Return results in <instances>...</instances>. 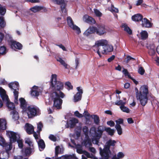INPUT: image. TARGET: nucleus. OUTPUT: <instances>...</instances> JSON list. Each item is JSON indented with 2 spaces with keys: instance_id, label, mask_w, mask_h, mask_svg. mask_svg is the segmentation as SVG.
<instances>
[{
  "instance_id": "6ab92c4d",
  "label": "nucleus",
  "mask_w": 159,
  "mask_h": 159,
  "mask_svg": "<svg viewBox=\"0 0 159 159\" xmlns=\"http://www.w3.org/2000/svg\"><path fill=\"white\" fill-rule=\"evenodd\" d=\"M104 131L105 130L104 127L100 125L98 127L97 131H95V135L97 137L101 138Z\"/></svg>"
},
{
  "instance_id": "72a5a7b5",
  "label": "nucleus",
  "mask_w": 159,
  "mask_h": 159,
  "mask_svg": "<svg viewBox=\"0 0 159 159\" xmlns=\"http://www.w3.org/2000/svg\"><path fill=\"white\" fill-rule=\"evenodd\" d=\"M57 61H59L60 63L63 65L66 69L68 68V64H66L65 62L62 59L61 57H58L57 58Z\"/></svg>"
},
{
  "instance_id": "ea45409f",
  "label": "nucleus",
  "mask_w": 159,
  "mask_h": 159,
  "mask_svg": "<svg viewBox=\"0 0 159 159\" xmlns=\"http://www.w3.org/2000/svg\"><path fill=\"white\" fill-rule=\"evenodd\" d=\"M7 53V48L4 46H1L0 48V54L3 55Z\"/></svg>"
},
{
  "instance_id": "6e6d98bb",
  "label": "nucleus",
  "mask_w": 159,
  "mask_h": 159,
  "mask_svg": "<svg viewBox=\"0 0 159 159\" xmlns=\"http://www.w3.org/2000/svg\"><path fill=\"white\" fill-rule=\"evenodd\" d=\"M65 84L68 87L67 88L68 90H69L73 89V87L70 82L69 81L66 82Z\"/></svg>"
},
{
  "instance_id": "0eeeda50",
  "label": "nucleus",
  "mask_w": 159,
  "mask_h": 159,
  "mask_svg": "<svg viewBox=\"0 0 159 159\" xmlns=\"http://www.w3.org/2000/svg\"><path fill=\"white\" fill-rule=\"evenodd\" d=\"M39 111V109L38 108L29 106L27 107L26 111H24L26 112L29 118H32L37 116Z\"/></svg>"
},
{
  "instance_id": "ddd939ff",
  "label": "nucleus",
  "mask_w": 159,
  "mask_h": 159,
  "mask_svg": "<svg viewBox=\"0 0 159 159\" xmlns=\"http://www.w3.org/2000/svg\"><path fill=\"white\" fill-rule=\"evenodd\" d=\"M83 20L86 22L90 24H95L96 22L94 19L87 15H84L83 17Z\"/></svg>"
},
{
  "instance_id": "aec40b11",
  "label": "nucleus",
  "mask_w": 159,
  "mask_h": 159,
  "mask_svg": "<svg viewBox=\"0 0 159 159\" xmlns=\"http://www.w3.org/2000/svg\"><path fill=\"white\" fill-rule=\"evenodd\" d=\"M12 143L11 142L6 143L2 145V147L5 149L7 153H9V151L11 150L12 148Z\"/></svg>"
},
{
  "instance_id": "20e7f679",
  "label": "nucleus",
  "mask_w": 159,
  "mask_h": 159,
  "mask_svg": "<svg viewBox=\"0 0 159 159\" xmlns=\"http://www.w3.org/2000/svg\"><path fill=\"white\" fill-rule=\"evenodd\" d=\"M116 143V141L115 140L110 139L107 142V145L105 146L103 149L101 147L99 148L100 154L104 159L109 158L110 154L111 153L110 150V147L111 146L114 147Z\"/></svg>"
},
{
  "instance_id": "dca6fc26",
  "label": "nucleus",
  "mask_w": 159,
  "mask_h": 159,
  "mask_svg": "<svg viewBox=\"0 0 159 159\" xmlns=\"http://www.w3.org/2000/svg\"><path fill=\"white\" fill-rule=\"evenodd\" d=\"M78 120L75 118H72L67 122V125L70 128H73L76 125V124L78 123Z\"/></svg>"
},
{
  "instance_id": "a211bd4d",
  "label": "nucleus",
  "mask_w": 159,
  "mask_h": 159,
  "mask_svg": "<svg viewBox=\"0 0 159 159\" xmlns=\"http://www.w3.org/2000/svg\"><path fill=\"white\" fill-rule=\"evenodd\" d=\"M0 95L3 101H10L8 96L6 94L5 90L2 87H0Z\"/></svg>"
},
{
  "instance_id": "052dcab7",
  "label": "nucleus",
  "mask_w": 159,
  "mask_h": 159,
  "mask_svg": "<svg viewBox=\"0 0 159 159\" xmlns=\"http://www.w3.org/2000/svg\"><path fill=\"white\" fill-rule=\"evenodd\" d=\"M83 130L85 135H87L88 134L89 129L88 127L85 126L83 127Z\"/></svg>"
},
{
  "instance_id": "bb28decb",
  "label": "nucleus",
  "mask_w": 159,
  "mask_h": 159,
  "mask_svg": "<svg viewBox=\"0 0 159 159\" xmlns=\"http://www.w3.org/2000/svg\"><path fill=\"white\" fill-rule=\"evenodd\" d=\"M7 121L5 119H0V129L5 130L7 128Z\"/></svg>"
},
{
  "instance_id": "f704fd0d",
  "label": "nucleus",
  "mask_w": 159,
  "mask_h": 159,
  "mask_svg": "<svg viewBox=\"0 0 159 159\" xmlns=\"http://www.w3.org/2000/svg\"><path fill=\"white\" fill-rule=\"evenodd\" d=\"M41 6H35L30 8V10L36 13L40 11Z\"/></svg>"
},
{
  "instance_id": "37998d69",
  "label": "nucleus",
  "mask_w": 159,
  "mask_h": 159,
  "mask_svg": "<svg viewBox=\"0 0 159 159\" xmlns=\"http://www.w3.org/2000/svg\"><path fill=\"white\" fill-rule=\"evenodd\" d=\"M120 109L123 112L127 113L129 112V108L125 106V105H123L120 106Z\"/></svg>"
},
{
  "instance_id": "69168bd1",
  "label": "nucleus",
  "mask_w": 159,
  "mask_h": 159,
  "mask_svg": "<svg viewBox=\"0 0 159 159\" xmlns=\"http://www.w3.org/2000/svg\"><path fill=\"white\" fill-rule=\"evenodd\" d=\"M124 156V154L121 152H119L117 155L118 158H119V159L123 157Z\"/></svg>"
},
{
  "instance_id": "3c124183",
  "label": "nucleus",
  "mask_w": 159,
  "mask_h": 159,
  "mask_svg": "<svg viewBox=\"0 0 159 159\" xmlns=\"http://www.w3.org/2000/svg\"><path fill=\"white\" fill-rule=\"evenodd\" d=\"M145 72V70L143 67L140 66L139 67L138 69V73L139 74L143 75L144 74Z\"/></svg>"
},
{
  "instance_id": "412c9836",
  "label": "nucleus",
  "mask_w": 159,
  "mask_h": 159,
  "mask_svg": "<svg viewBox=\"0 0 159 159\" xmlns=\"http://www.w3.org/2000/svg\"><path fill=\"white\" fill-rule=\"evenodd\" d=\"M25 125V130L27 134H32L34 132V128L33 126L31 125L28 123L26 124Z\"/></svg>"
},
{
  "instance_id": "423d86ee",
  "label": "nucleus",
  "mask_w": 159,
  "mask_h": 159,
  "mask_svg": "<svg viewBox=\"0 0 159 159\" xmlns=\"http://www.w3.org/2000/svg\"><path fill=\"white\" fill-rule=\"evenodd\" d=\"M61 95V93H58L56 92H52L51 94V97L53 102V106L58 109H61L62 103V100L61 98H63L65 96L64 94L63 97Z\"/></svg>"
},
{
  "instance_id": "f257e3e1",
  "label": "nucleus",
  "mask_w": 159,
  "mask_h": 159,
  "mask_svg": "<svg viewBox=\"0 0 159 159\" xmlns=\"http://www.w3.org/2000/svg\"><path fill=\"white\" fill-rule=\"evenodd\" d=\"M137 99L139 100L141 105L144 106L148 102L147 95L148 93V87L147 85L142 86L140 89L139 92L137 88L135 89Z\"/></svg>"
},
{
  "instance_id": "c85d7f7f",
  "label": "nucleus",
  "mask_w": 159,
  "mask_h": 159,
  "mask_svg": "<svg viewBox=\"0 0 159 159\" xmlns=\"http://www.w3.org/2000/svg\"><path fill=\"white\" fill-rule=\"evenodd\" d=\"M23 151L25 156L29 157L30 155L32 152V148L30 147H27L25 148Z\"/></svg>"
},
{
  "instance_id": "6e6552de",
  "label": "nucleus",
  "mask_w": 159,
  "mask_h": 159,
  "mask_svg": "<svg viewBox=\"0 0 159 159\" xmlns=\"http://www.w3.org/2000/svg\"><path fill=\"white\" fill-rule=\"evenodd\" d=\"M67 24L70 28L73 30H76L77 34H79L81 33L80 29L77 26L74 24V22L71 18L70 16H68L67 18Z\"/></svg>"
},
{
  "instance_id": "cd10ccee",
  "label": "nucleus",
  "mask_w": 159,
  "mask_h": 159,
  "mask_svg": "<svg viewBox=\"0 0 159 159\" xmlns=\"http://www.w3.org/2000/svg\"><path fill=\"white\" fill-rule=\"evenodd\" d=\"M107 44V43L104 45V49L105 51V54H106L108 52H112L113 50V47L112 45Z\"/></svg>"
},
{
  "instance_id": "680f3d73",
  "label": "nucleus",
  "mask_w": 159,
  "mask_h": 159,
  "mask_svg": "<svg viewBox=\"0 0 159 159\" xmlns=\"http://www.w3.org/2000/svg\"><path fill=\"white\" fill-rule=\"evenodd\" d=\"M6 143L4 138L2 136H0V145L2 146Z\"/></svg>"
},
{
  "instance_id": "5701e85b",
  "label": "nucleus",
  "mask_w": 159,
  "mask_h": 159,
  "mask_svg": "<svg viewBox=\"0 0 159 159\" xmlns=\"http://www.w3.org/2000/svg\"><path fill=\"white\" fill-rule=\"evenodd\" d=\"M131 18L133 21L139 22L142 20L143 19V16L140 14H137L133 16Z\"/></svg>"
},
{
  "instance_id": "c03bdc74",
  "label": "nucleus",
  "mask_w": 159,
  "mask_h": 159,
  "mask_svg": "<svg viewBox=\"0 0 159 159\" xmlns=\"http://www.w3.org/2000/svg\"><path fill=\"white\" fill-rule=\"evenodd\" d=\"M94 122L97 125H99L100 123V119L99 116L97 115H94Z\"/></svg>"
},
{
  "instance_id": "9b49d317",
  "label": "nucleus",
  "mask_w": 159,
  "mask_h": 159,
  "mask_svg": "<svg viewBox=\"0 0 159 159\" xmlns=\"http://www.w3.org/2000/svg\"><path fill=\"white\" fill-rule=\"evenodd\" d=\"M97 27L93 26H90L89 28L84 32V35L88 36L90 34L96 33Z\"/></svg>"
},
{
  "instance_id": "7ed1b4c3",
  "label": "nucleus",
  "mask_w": 159,
  "mask_h": 159,
  "mask_svg": "<svg viewBox=\"0 0 159 159\" xmlns=\"http://www.w3.org/2000/svg\"><path fill=\"white\" fill-rule=\"evenodd\" d=\"M57 75L55 74L51 75L50 82V88L52 92H56L58 93H61L63 97L64 93L61 91L64 88V84L60 81L57 80Z\"/></svg>"
},
{
  "instance_id": "4be33fe9",
  "label": "nucleus",
  "mask_w": 159,
  "mask_h": 159,
  "mask_svg": "<svg viewBox=\"0 0 159 159\" xmlns=\"http://www.w3.org/2000/svg\"><path fill=\"white\" fill-rule=\"evenodd\" d=\"M31 95L32 96L37 97L39 95L38 86H34L32 88L31 90Z\"/></svg>"
},
{
  "instance_id": "7c9ffc66",
  "label": "nucleus",
  "mask_w": 159,
  "mask_h": 159,
  "mask_svg": "<svg viewBox=\"0 0 159 159\" xmlns=\"http://www.w3.org/2000/svg\"><path fill=\"white\" fill-rule=\"evenodd\" d=\"M104 130L106 131L109 135L111 136L114 135L115 132L113 129H111L110 127H104Z\"/></svg>"
},
{
  "instance_id": "2f4dec72",
  "label": "nucleus",
  "mask_w": 159,
  "mask_h": 159,
  "mask_svg": "<svg viewBox=\"0 0 159 159\" xmlns=\"http://www.w3.org/2000/svg\"><path fill=\"white\" fill-rule=\"evenodd\" d=\"M140 35L142 39L145 40L148 38V34L146 31L143 30L141 31Z\"/></svg>"
},
{
  "instance_id": "4c0bfd02",
  "label": "nucleus",
  "mask_w": 159,
  "mask_h": 159,
  "mask_svg": "<svg viewBox=\"0 0 159 159\" xmlns=\"http://www.w3.org/2000/svg\"><path fill=\"white\" fill-rule=\"evenodd\" d=\"M82 96V95L79 93H76L74 96V102H76L81 100Z\"/></svg>"
},
{
  "instance_id": "49530a36",
  "label": "nucleus",
  "mask_w": 159,
  "mask_h": 159,
  "mask_svg": "<svg viewBox=\"0 0 159 159\" xmlns=\"http://www.w3.org/2000/svg\"><path fill=\"white\" fill-rule=\"evenodd\" d=\"M61 151V148L59 146H57L55 149V156L57 157Z\"/></svg>"
},
{
  "instance_id": "2eb2a0df",
  "label": "nucleus",
  "mask_w": 159,
  "mask_h": 159,
  "mask_svg": "<svg viewBox=\"0 0 159 159\" xmlns=\"http://www.w3.org/2000/svg\"><path fill=\"white\" fill-rule=\"evenodd\" d=\"M11 47L12 48L20 50L22 48V45L19 42L12 40L11 41Z\"/></svg>"
},
{
  "instance_id": "79ce46f5",
  "label": "nucleus",
  "mask_w": 159,
  "mask_h": 159,
  "mask_svg": "<svg viewBox=\"0 0 159 159\" xmlns=\"http://www.w3.org/2000/svg\"><path fill=\"white\" fill-rule=\"evenodd\" d=\"M100 138L97 137L96 135H94L92 139L93 143L94 144H98L99 143V139Z\"/></svg>"
},
{
  "instance_id": "a19ab883",
  "label": "nucleus",
  "mask_w": 159,
  "mask_h": 159,
  "mask_svg": "<svg viewBox=\"0 0 159 159\" xmlns=\"http://www.w3.org/2000/svg\"><path fill=\"white\" fill-rule=\"evenodd\" d=\"M84 150H83L82 148V147L80 144H78L76 148V151L80 154H83Z\"/></svg>"
},
{
  "instance_id": "0e129e2a",
  "label": "nucleus",
  "mask_w": 159,
  "mask_h": 159,
  "mask_svg": "<svg viewBox=\"0 0 159 159\" xmlns=\"http://www.w3.org/2000/svg\"><path fill=\"white\" fill-rule=\"evenodd\" d=\"M25 143L28 144L29 146H32L33 147V144H32V142L29 139H27L25 140Z\"/></svg>"
},
{
  "instance_id": "1a4fd4ad",
  "label": "nucleus",
  "mask_w": 159,
  "mask_h": 159,
  "mask_svg": "<svg viewBox=\"0 0 159 159\" xmlns=\"http://www.w3.org/2000/svg\"><path fill=\"white\" fill-rule=\"evenodd\" d=\"M56 4L61 5V10L62 13H66V4L64 0H52Z\"/></svg>"
},
{
  "instance_id": "13d9d810",
  "label": "nucleus",
  "mask_w": 159,
  "mask_h": 159,
  "mask_svg": "<svg viewBox=\"0 0 159 159\" xmlns=\"http://www.w3.org/2000/svg\"><path fill=\"white\" fill-rule=\"evenodd\" d=\"M49 138L50 140L53 142L56 141L57 140L56 137L54 135L52 134L50 135L49 136Z\"/></svg>"
},
{
  "instance_id": "39448f33",
  "label": "nucleus",
  "mask_w": 159,
  "mask_h": 159,
  "mask_svg": "<svg viewBox=\"0 0 159 159\" xmlns=\"http://www.w3.org/2000/svg\"><path fill=\"white\" fill-rule=\"evenodd\" d=\"M107 43V42L106 40H102L96 42L95 45L93 46L94 51H96L100 57H101L102 56L101 53L102 54L105 53L104 45Z\"/></svg>"
},
{
  "instance_id": "a878e982",
  "label": "nucleus",
  "mask_w": 159,
  "mask_h": 159,
  "mask_svg": "<svg viewBox=\"0 0 159 159\" xmlns=\"http://www.w3.org/2000/svg\"><path fill=\"white\" fill-rule=\"evenodd\" d=\"M6 106L7 107L9 111L15 110V106L14 104L10 102V101H8L7 102Z\"/></svg>"
},
{
  "instance_id": "f3484780",
  "label": "nucleus",
  "mask_w": 159,
  "mask_h": 159,
  "mask_svg": "<svg viewBox=\"0 0 159 159\" xmlns=\"http://www.w3.org/2000/svg\"><path fill=\"white\" fill-rule=\"evenodd\" d=\"M20 108L24 111L27 108V103L25 99L23 98H20L19 99Z\"/></svg>"
},
{
  "instance_id": "5fc2aeb1",
  "label": "nucleus",
  "mask_w": 159,
  "mask_h": 159,
  "mask_svg": "<svg viewBox=\"0 0 159 159\" xmlns=\"http://www.w3.org/2000/svg\"><path fill=\"white\" fill-rule=\"evenodd\" d=\"M18 143V147L20 148H22L23 146V142L22 140L17 139L16 141Z\"/></svg>"
},
{
  "instance_id": "4d7b16f0",
  "label": "nucleus",
  "mask_w": 159,
  "mask_h": 159,
  "mask_svg": "<svg viewBox=\"0 0 159 159\" xmlns=\"http://www.w3.org/2000/svg\"><path fill=\"white\" fill-rule=\"evenodd\" d=\"M116 125H120V124H122L124 123V120L122 118L119 119L118 120L116 121Z\"/></svg>"
},
{
  "instance_id": "9d476101",
  "label": "nucleus",
  "mask_w": 159,
  "mask_h": 159,
  "mask_svg": "<svg viewBox=\"0 0 159 159\" xmlns=\"http://www.w3.org/2000/svg\"><path fill=\"white\" fill-rule=\"evenodd\" d=\"M107 33L105 26L103 25H99L97 27L96 34L99 36H102Z\"/></svg>"
},
{
  "instance_id": "a18cd8bd",
  "label": "nucleus",
  "mask_w": 159,
  "mask_h": 159,
  "mask_svg": "<svg viewBox=\"0 0 159 159\" xmlns=\"http://www.w3.org/2000/svg\"><path fill=\"white\" fill-rule=\"evenodd\" d=\"M6 25V23L4 21V18L0 17V26L1 27H4Z\"/></svg>"
},
{
  "instance_id": "f03ea898",
  "label": "nucleus",
  "mask_w": 159,
  "mask_h": 159,
  "mask_svg": "<svg viewBox=\"0 0 159 159\" xmlns=\"http://www.w3.org/2000/svg\"><path fill=\"white\" fill-rule=\"evenodd\" d=\"M137 99L139 100L141 105L144 106L148 102L147 95L148 93V87L147 85L142 86L140 89L139 92L137 88L135 89Z\"/></svg>"
},
{
  "instance_id": "bf43d9fd",
  "label": "nucleus",
  "mask_w": 159,
  "mask_h": 159,
  "mask_svg": "<svg viewBox=\"0 0 159 159\" xmlns=\"http://www.w3.org/2000/svg\"><path fill=\"white\" fill-rule=\"evenodd\" d=\"M74 115L75 116L79 118H82L83 117V116L82 114H80L79 112L77 111H76L74 113Z\"/></svg>"
},
{
  "instance_id": "8fccbe9b",
  "label": "nucleus",
  "mask_w": 159,
  "mask_h": 159,
  "mask_svg": "<svg viewBox=\"0 0 159 159\" xmlns=\"http://www.w3.org/2000/svg\"><path fill=\"white\" fill-rule=\"evenodd\" d=\"M83 154L88 158H93V157L92 154L91 155L89 153L85 150H84Z\"/></svg>"
},
{
  "instance_id": "4468645a",
  "label": "nucleus",
  "mask_w": 159,
  "mask_h": 159,
  "mask_svg": "<svg viewBox=\"0 0 159 159\" xmlns=\"http://www.w3.org/2000/svg\"><path fill=\"white\" fill-rule=\"evenodd\" d=\"M141 25L143 27L149 28L152 27V24L147 18H144L143 19Z\"/></svg>"
},
{
  "instance_id": "774afa93",
  "label": "nucleus",
  "mask_w": 159,
  "mask_h": 159,
  "mask_svg": "<svg viewBox=\"0 0 159 159\" xmlns=\"http://www.w3.org/2000/svg\"><path fill=\"white\" fill-rule=\"evenodd\" d=\"M115 57V56L114 55H112L111 57L107 59V61L108 62H110L113 60H114Z\"/></svg>"
},
{
  "instance_id": "e433bc0d",
  "label": "nucleus",
  "mask_w": 159,
  "mask_h": 159,
  "mask_svg": "<svg viewBox=\"0 0 159 159\" xmlns=\"http://www.w3.org/2000/svg\"><path fill=\"white\" fill-rule=\"evenodd\" d=\"M13 93L15 97L14 102L16 104H18V97L19 92L18 90H14Z\"/></svg>"
},
{
  "instance_id": "f8f14e48",
  "label": "nucleus",
  "mask_w": 159,
  "mask_h": 159,
  "mask_svg": "<svg viewBox=\"0 0 159 159\" xmlns=\"http://www.w3.org/2000/svg\"><path fill=\"white\" fill-rule=\"evenodd\" d=\"M7 134L10 139V142L12 143L16 142L17 139L16 134L15 132L11 131H8Z\"/></svg>"
},
{
  "instance_id": "338daca9",
  "label": "nucleus",
  "mask_w": 159,
  "mask_h": 159,
  "mask_svg": "<svg viewBox=\"0 0 159 159\" xmlns=\"http://www.w3.org/2000/svg\"><path fill=\"white\" fill-rule=\"evenodd\" d=\"M126 58H127V60H126L127 63H128L129 62V61L131 60H135V58L131 57V56H127L126 57Z\"/></svg>"
},
{
  "instance_id": "09e8293b",
  "label": "nucleus",
  "mask_w": 159,
  "mask_h": 159,
  "mask_svg": "<svg viewBox=\"0 0 159 159\" xmlns=\"http://www.w3.org/2000/svg\"><path fill=\"white\" fill-rule=\"evenodd\" d=\"M43 127V125L42 123L40 122L39 123L37 126V129L38 130L37 132L38 133L40 132L41 131H42V128Z\"/></svg>"
},
{
  "instance_id": "603ef678",
  "label": "nucleus",
  "mask_w": 159,
  "mask_h": 159,
  "mask_svg": "<svg viewBox=\"0 0 159 159\" xmlns=\"http://www.w3.org/2000/svg\"><path fill=\"white\" fill-rule=\"evenodd\" d=\"M94 12L96 16L98 17H101L102 16V13L98 9H94Z\"/></svg>"
},
{
  "instance_id": "c9c22d12",
  "label": "nucleus",
  "mask_w": 159,
  "mask_h": 159,
  "mask_svg": "<svg viewBox=\"0 0 159 159\" xmlns=\"http://www.w3.org/2000/svg\"><path fill=\"white\" fill-rule=\"evenodd\" d=\"M122 27L124 28V30L127 32L128 34H132V31L127 25L124 24L123 25Z\"/></svg>"
},
{
  "instance_id": "864d4df0",
  "label": "nucleus",
  "mask_w": 159,
  "mask_h": 159,
  "mask_svg": "<svg viewBox=\"0 0 159 159\" xmlns=\"http://www.w3.org/2000/svg\"><path fill=\"white\" fill-rule=\"evenodd\" d=\"M115 104L118 106H121L123 105H125V102H123L122 100H120L119 101H117L115 103Z\"/></svg>"
},
{
  "instance_id": "de8ad7c7",
  "label": "nucleus",
  "mask_w": 159,
  "mask_h": 159,
  "mask_svg": "<svg viewBox=\"0 0 159 159\" xmlns=\"http://www.w3.org/2000/svg\"><path fill=\"white\" fill-rule=\"evenodd\" d=\"M6 9L2 7L0 4V14L1 15H4L6 12Z\"/></svg>"
},
{
  "instance_id": "e2e57ef3",
  "label": "nucleus",
  "mask_w": 159,
  "mask_h": 159,
  "mask_svg": "<svg viewBox=\"0 0 159 159\" xmlns=\"http://www.w3.org/2000/svg\"><path fill=\"white\" fill-rule=\"evenodd\" d=\"M107 124L111 127H113L115 125V124L114 121L112 120H109L107 122Z\"/></svg>"
},
{
  "instance_id": "473e14b6",
  "label": "nucleus",
  "mask_w": 159,
  "mask_h": 159,
  "mask_svg": "<svg viewBox=\"0 0 159 159\" xmlns=\"http://www.w3.org/2000/svg\"><path fill=\"white\" fill-rule=\"evenodd\" d=\"M62 159H78L75 154L66 155L62 157Z\"/></svg>"
},
{
  "instance_id": "b1692460",
  "label": "nucleus",
  "mask_w": 159,
  "mask_h": 159,
  "mask_svg": "<svg viewBox=\"0 0 159 159\" xmlns=\"http://www.w3.org/2000/svg\"><path fill=\"white\" fill-rule=\"evenodd\" d=\"M9 87L14 90H19V84L17 82L10 83L8 84Z\"/></svg>"
},
{
  "instance_id": "393cba45",
  "label": "nucleus",
  "mask_w": 159,
  "mask_h": 159,
  "mask_svg": "<svg viewBox=\"0 0 159 159\" xmlns=\"http://www.w3.org/2000/svg\"><path fill=\"white\" fill-rule=\"evenodd\" d=\"M39 151H42L45 148V144L44 141L42 139H40L38 142Z\"/></svg>"
},
{
  "instance_id": "c756f323",
  "label": "nucleus",
  "mask_w": 159,
  "mask_h": 159,
  "mask_svg": "<svg viewBox=\"0 0 159 159\" xmlns=\"http://www.w3.org/2000/svg\"><path fill=\"white\" fill-rule=\"evenodd\" d=\"M11 114H13L12 118L14 120H17L19 119V116L18 113L15 110H13L11 111Z\"/></svg>"
},
{
  "instance_id": "58836bf2",
  "label": "nucleus",
  "mask_w": 159,
  "mask_h": 159,
  "mask_svg": "<svg viewBox=\"0 0 159 159\" xmlns=\"http://www.w3.org/2000/svg\"><path fill=\"white\" fill-rule=\"evenodd\" d=\"M115 128L116 129L118 134L119 135H121L122 134V129L120 125H116Z\"/></svg>"
}]
</instances>
